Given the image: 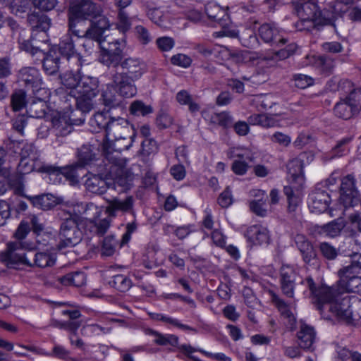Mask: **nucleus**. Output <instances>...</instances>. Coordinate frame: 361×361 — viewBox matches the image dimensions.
I'll use <instances>...</instances> for the list:
<instances>
[{"mask_svg": "<svg viewBox=\"0 0 361 361\" xmlns=\"http://www.w3.org/2000/svg\"><path fill=\"white\" fill-rule=\"evenodd\" d=\"M78 157L80 166H84L94 159V154L90 147L84 145L78 149Z\"/></svg>", "mask_w": 361, "mask_h": 361, "instance_id": "bf43d9fd", "label": "nucleus"}, {"mask_svg": "<svg viewBox=\"0 0 361 361\" xmlns=\"http://www.w3.org/2000/svg\"><path fill=\"white\" fill-rule=\"evenodd\" d=\"M353 2V0H336L332 4L329 5V9H324L327 11L326 17H333L334 23L338 16L348 11V6L352 4Z\"/></svg>", "mask_w": 361, "mask_h": 361, "instance_id": "a19ab883", "label": "nucleus"}, {"mask_svg": "<svg viewBox=\"0 0 361 361\" xmlns=\"http://www.w3.org/2000/svg\"><path fill=\"white\" fill-rule=\"evenodd\" d=\"M258 31L260 37L266 43L279 42L284 44L287 42L286 39L279 37V30L274 25L264 23L259 27Z\"/></svg>", "mask_w": 361, "mask_h": 361, "instance_id": "cd10ccee", "label": "nucleus"}, {"mask_svg": "<svg viewBox=\"0 0 361 361\" xmlns=\"http://www.w3.org/2000/svg\"><path fill=\"white\" fill-rule=\"evenodd\" d=\"M85 186L89 192L96 195L104 194L108 188L106 181L96 175L88 177L85 180Z\"/></svg>", "mask_w": 361, "mask_h": 361, "instance_id": "f704fd0d", "label": "nucleus"}, {"mask_svg": "<svg viewBox=\"0 0 361 361\" xmlns=\"http://www.w3.org/2000/svg\"><path fill=\"white\" fill-rule=\"evenodd\" d=\"M352 140L353 137L346 136L338 140L336 145L331 150L330 157L333 159L347 154L349 152L350 144Z\"/></svg>", "mask_w": 361, "mask_h": 361, "instance_id": "09e8293b", "label": "nucleus"}, {"mask_svg": "<svg viewBox=\"0 0 361 361\" xmlns=\"http://www.w3.org/2000/svg\"><path fill=\"white\" fill-rule=\"evenodd\" d=\"M99 24H102V27L97 29L95 33H92L90 36H85L80 39V46L82 47L85 54H90L97 43L101 48V43L106 42L107 35H105L106 31L108 30L109 25L104 18H102L99 20Z\"/></svg>", "mask_w": 361, "mask_h": 361, "instance_id": "f8f14e48", "label": "nucleus"}, {"mask_svg": "<svg viewBox=\"0 0 361 361\" xmlns=\"http://www.w3.org/2000/svg\"><path fill=\"white\" fill-rule=\"evenodd\" d=\"M35 247L34 243L10 242L7 244L6 250L2 252L0 257L8 266L25 264L29 256L25 254V250H32Z\"/></svg>", "mask_w": 361, "mask_h": 361, "instance_id": "9d476101", "label": "nucleus"}, {"mask_svg": "<svg viewBox=\"0 0 361 361\" xmlns=\"http://www.w3.org/2000/svg\"><path fill=\"white\" fill-rule=\"evenodd\" d=\"M340 200L345 209L354 207V192H355V180L349 174L343 178L341 184Z\"/></svg>", "mask_w": 361, "mask_h": 361, "instance_id": "a211bd4d", "label": "nucleus"}, {"mask_svg": "<svg viewBox=\"0 0 361 361\" xmlns=\"http://www.w3.org/2000/svg\"><path fill=\"white\" fill-rule=\"evenodd\" d=\"M210 123L226 129L232 127L233 118L231 114L227 111L214 113L211 115Z\"/></svg>", "mask_w": 361, "mask_h": 361, "instance_id": "8fccbe9b", "label": "nucleus"}, {"mask_svg": "<svg viewBox=\"0 0 361 361\" xmlns=\"http://www.w3.org/2000/svg\"><path fill=\"white\" fill-rule=\"evenodd\" d=\"M31 228L28 221H22L14 233L15 240L13 242L32 243L26 239Z\"/></svg>", "mask_w": 361, "mask_h": 361, "instance_id": "13d9d810", "label": "nucleus"}, {"mask_svg": "<svg viewBox=\"0 0 361 361\" xmlns=\"http://www.w3.org/2000/svg\"><path fill=\"white\" fill-rule=\"evenodd\" d=\"M345 225V219L340 217L322 226V231L329 237L335 238L341 234Z\"/></svg>", "mask_w": 361, "mask_h": 361, "instance_id": "c03bdc74", "label": "nucleus"}, {"mask_svg": "<svg viewBox=\"0 0 361 361\" xmlns=\"http://www.w3.org/2000/svg\"><path fill=\"white\" fill-rule=\"evenodd\" d=\"M75 40L71 33L65 34L60 40L59 44V53L68 59L71 56H74L76 54L75 48Z\"/></svg>", "mask_w": 361, "mask_h": 361, "instance_id": "e433bc0d", "label": "nucleus"}, {"mask_svg": "<svg viewBox=\"0 0 361 361\" xmlns=\"http://www.w3.org/2000/svg\"><path fill=\"white\" fill-rule=\"evenodd\" d=\"M305 152L301 153L298 157L293 159L288 164V171L291 181L302 186L305 183L304 174V158L306 157Z\"/></svg>", "mask_w": 361, "mask_h": 361, "instance_id": "412c9836", "label": "nucleus"}, {"mask_svg": "<svg viewBox=\"0 0 361 361\" xmlns=\"http://www.w3.org/2000/svg\"><path fill=\"white\" fill-rule=\"evenodd\" d=\"M319 248L323 257L328 260L335 259L338 255V250L326 242L321 243Z\"/></svg>", "mask_w": 361, "mask_h": 361, "instance_id": "774afa93", "label": "nucleus"}, {"mask_svg": "<svg viewBox=\"0 0 361 361\" xmlns=\"http://www.w3.org/2000/svg\"><path fill=\"white\" fill-rule=\"evenodd\" d=\"M145 334L154 337V343L159 345H170L173 347L178 346V337L173 334H163L152 329H145Z\"/></svg>", "mask_w": 361, "mask_h": 361, "instance_id": "473e14b6", "label": "nucleus"}, {"mask_svg": "<svg viewBox=\"0 0 361 361\" xmlns=\"http://www.w3.org/2000/svg\"><path fill=\"white\" fill-rule=\"evenodd\" d=\"M32 164H33V166L35 168L33 169V171H36L38 172L42 173H47L49 174H54L55 173H57L59 169L54 166L52 165L46 164L40 161L39 159L35 157V155L32 156Z\"/></svg>", "mask_w": 361, "mask_h": 361, "instance_id": "052dcab7", "label": "nucleus"}, {"mask_svg": "<svg viewBox=\"0 0 361 361\" xmlns=\"http://www.w3.org/2000/svg\"><path fill=\"white\" fill-rule=\"evenodd\" d=\"M30 8V0H12L10 4L11 13L15 15L27 12Z\"/></svg>", "mask_w": 361, "mask_h": 361, "instance_id": "680f3d73", "label": "nucleus"}, {"mask_svg": "<svg viewBox=\"0 0 361 361\" xmlns=\"http://www.w3.org/2000/svg\"><path fill=\"white\" fill-rule=\"evenodd\" d=\"M26 93L23 90L15 91L11 95V106L13 111H20L26 106Z\"/></svg>", "mask_w": 361, "mask_h": 361, "instance_id": "864d4df0", "label": "nucleus"}, {"mask_svg": "<svg viewBox=\"0 0 361 361\" xmlns=\"http://www.w3.org/2000/svg\"><path fill=\"white\" fill-rule=\"evenodd\" d=\"M293 80L296 87L305 89L314 85V80L312 77L305 74H295L293 75Z\"/></svg>", "mask_w": 361, "mask_h": 361, "instance_id": "0e129e2a", "label": "nucleus"}, {"mask_svg": "<svg viewBox=\"0 0 361 361\" xmlns=\"http://www.w3.org/2000/svg\"><path fill=\"white\" fill-rule=\"evenodd\" d=\"M59 281L65 286L80 287L85 283V274L80 271H75L59 277Z\"/></svg>", "mask_w": 361, "mask_h": 361, "instance_id": "58836bf2", "label": "nucleus"}, {"mask_svg": "<svg viewBox=\"0 0 361 361\" xmlns=\"http://www.w3.org/2000/svg\"><path fill=\"white\" fill-rule=\"evenodd\" d=\"M30 35L29 30L27 34L21 35L20 37L16 39L18 43V47L21 51L29 53L33 59L37 57V59H40L39 57L43 56L44 51L39 48L34 46L30 41Z\"/></svg>", "mask_w": 361, "mask_h": 361, "instance_id": "2f4dec72", "label": "nucleus"}, {"mask_svg": "<svg viewBox=\"0 0 361 361\" xmlns=\"http://www.w3.org/2000/svg\"><path fill=\"white\" fill-rule=\"evenodd\" d=\"M101 96L103 104L109 109L119 107L123 109L122 97L117 92L113 82L106 85Z\"/></svg>", "mask_w": 361, "mask_h": 361, "instance_id": "a878e982", "label": "nucleus"}, {"mask_svg": "<svg viewBox=\"0 0 361 361\" xmlns=\"http://www.w3.org/2000/svg\"><path fill=\"white\" fill-rule=\"evenodd\" d=\"M61 314L65 316H68L69 318L68 321L64 323V326L71 331H76L80 326V322L77 319L80 317L81 314L79 310H63Z\"/></svg>", "mask_w": 361, "mask_h": 361, "instance_id": "603ef678", "label": "nucleus"}, {"mask_svg": "<svg viewBox=\"0 0 361 361\" xmlns=\"http://www.w3.org/2000/svg\"><path fill=\"white\" fill-rule=\"evenodd\" d=\"M81 221L80 217L77 214H69L61 224L58 234V247L63 249L73 247L82 240V233L79 228Z\"/></svg>", "mask_w": 361, "mask_h": 361, "instance_id": "39448f33", "label": "nucleus"}, {"mask_svg": "<svg viewBox=\"0 0 361 361\" xmlns=\"http://www.w3.org/2000/svg\"><path fill=\"white\" fill-rule=\"evenodd\" d=\"M18 80L22 86L31 90L36 94L42 90V79L39 71L35 68L25 67L18 73Z\"/></svg>", "mask_w": 361, "mask_h": 361, "instance_id": "ddd939ff", "label": "nucleus"}, {"mask_svg": "<svg viewBox=\"0 0 361 361\" xmlns=\"http://www.w3.org/2000/svg\"><path fill=\"white\" fill-rule=\"evenodd\" d=\"M63 109L67 110L64 113L59 112L55 115L51 121L52 130L56 136H66L73 130V126H79L84 123L85 116L81 114V116L75 118V113L73 106L69 103H64Z\"/></svg>", "mask_w": 361, "mask_h": 361, "instance_id": "0eeeda50", "label": "nucleus"}, {"mask_svg": "<svg viewBox=\"0 0 361 361\" xmlns=\"http://www.w3.org/2000/svg\"><path fill=\"white\" fill-rule=\"evenodd\" d=\"M176 101L180 105H186L192 114H195L200 110V106L197 103L192 96L185 90H182L177 92L176 95Z\"/></svg>", "mask_w": 361, "mask_h": 361, "instance_id": "ea45409f", "label": "nucleus"}, {"mask_svg": "<svg viewBox=\"0 0 361 361\" xmlns=\"http://www.w3.org/2000/svg\"><path fill=\"white\" fill-rule=\"evenodd\" d=\"M270 293L272 302L280 312L281 316L288 319L290 327L293 329L295 323V318L290 310V305L274 292L271 291Z\"/></svg>", "mask_w": 361, "mask_h": 361, "instance_id": "c756f323", "label": "nucleus"}, {"mask_svg": "<svg viewBox=\"0 0 361 361\" xmlns=\"http://www.w3.org/2000/svg\"><path fill=\"white\" fill-rule=\"evenodd\" d=\"M245 236L252 245L268 244L270 240L268 229L261 225H252L247 228Z\"/></svg>", "mask_w": 361, "mask_h": 361, "instance_id": "aec40b11", "label": "nucleus"}, {"mask_svg": "<svg viewBox=\"0 0 361 361\" xmlns=\"http://www.w3.org/2000/svg\"><path fill=\"white\" fill-rule=\"evenodd\" d=\"M331 201V197L329 193L323 190H321L318 185L315 189L309 195L308 205L312 212L323 213L329 207Z\"/></svg>", "mask_w": 361, "mask_h": 361, "instance_id": "dca6fc26", "label": "nucleus"}, {"mask_svg": "<svg viewBox=\"0 0 361 361\" xmlns=\"http://www.w3.org/2000/svg\"><path fill=\"white\" fill-rule=\"evenodd\" d=\"M101 11L100 6L90 0H81L68 9L69 13L84 20L95 18L100 15Z\"/></svg>", "mask_w": 361, "mask_h": 361, "instance_id": "2eb2a0df", "label": "nucleus"}, {"mask_svg": "<svg viewBox=\"0 0 361 361\" xmlns=\"http://www.w3.org/2000/svg\"><path fill=\"white\" fill-rule=\"evenodd\" d=\"M108 283L111 287L123 293L128 291L133 285L130 279L123 274L113 276L108 281Z\"/></svg>", "mask_w": 361, "mask_h": 361, "instance_id": "a18cd8bd", "label": "nucleus"}, {"mask_svg": "<svg viewBox=\"0 0 361 361\" xmlns=\"http://www.w3.org/2000/svg\"><path fill=\"white\" fill-rule=\"evenodd\" d=\"M170 61L173 66L188 68L191 66L192 59L186 54L179 53L173 55L170 59Z\"/></svg>", "mask_w": 361, "mask_h": 361, "instance_id": "e2e57ef3", "label": "nucleus"}, {"mask_svg": "<svg viewBox=\"0 0 361 361\" xmlns=\"http://www.w3.org/2000/svg\"><path fill=\"white\" fill-rule=\"evenodd\" d=\"M85 21L79 17H75L73 14L68 13V30L67 33H71L77 39H80L85 36H90L92 33H95L97 30L102 27V24L97 23H91L90 27L85 29Z\"/></svg>", "mask_w": 361, "mask_h": 361, "instance_id": "4468645a", "label": "nucleus"}, {"mask_svg": "<svg viewBox=\"0 0 361 361\" xmlns=\"http://www.w3.org/2000/svg\"><path fill=\"white\" fill-rule=\"evenodd\" d=\"M124 42L116 39H107L101 43L99 61L103 65L117 68L123 61Z\"/></svg>", "mask_w": 361, "mask_h": 361, "instance_id": "6e6552de", "label": "nucleus"}, {"mask_svg": "<svg viewBox=\"0 0 361 361\" xmlns=\"http://www.w3.org/2000/svg\"><path fill=\"white\" fill-rule=\"evenodd\" d=\"M35 207L42 210H49L53 208L56 202L52 195H41L35 197H27Z\"/></svg>", "mask_w": 361, "mask_h": 361, "instance_id": "49530a36", "label": "nucleus"}, {"mask_svg": "<svg viewBox=\"0 0 361 361\" xmlns=\"http://www.w3.org/2000/svg\"><path fill=\"white\" fill-rule=\"evenodd\" d=\"M120 68L121 71L117 69L111 73V80L121 97L131 98L137 94L135 82L146 72V66L140 59L128 57L123 60Z\"/></svg>", "mask_w": 361, "mask_h": 361, "instance_id": "f03ea898", "label": "nucleus"}, {"mask_svg": "<svg viewBox=\"0 0 361 361\" xmlns=\"http://www.w3.org/2000/svg\"><path fill=\"white\" fill-rule=\"evenodd\" d=\"M8 184L10 187L13 190L14 194L20 196H24V183H23V176L18 172L16 174H13L8 179Z\"/></svg>", "mask_w": 361, "mask_h": 361, "instance_id": "4d7b16f0", "label": "nucleus"}, {"mask_svg": "<svg viewBox=\"0 0 361 361\" xmlns=\"http://www.w3.org/2000/svg\"><path fill=\"white\" fill-rule=\"evenodd\" d=\"M204 11L208 18L221 27L229 23V16L227 9L215 2H209L204 6Z\"/></svg>", "mask_w": 361, "mask_h": 361, "instance_id": "4be33fe9", "label": "nucleus"}, {"mask_svg": "<svg viewBox=\"0 0 361 361\" xmlns=\"http://www.w3.org/2000/svg\"><path fill=\"white\" fill-rule=\"evenodd\" d=\"M338 90L348 93L345 97V100L359 114L361 111V87H355L350 80H343L340 81Z\"/></svg>", "mask_w": 361, "mask_h": 361, "instance_id": "6ab92c4d", "label": "nucleus"}, {"mask_svg": "<svg viewBox=\"0 0 361 361\" xmlns=\"http://www.w3.org/2000/svg\"><path fill=\"white\" fill-rule=\"evenodd\" d=\"M243 46L250 49L255 48L259 44L257 35L252 30L247 29L243 31L239 37Z\"/></svg>", "mask_w": 361, "mask_h": 361, "instance_id": "5fc2aeb1", "label": "nucleus"}, {"mask_svg": "<svg viewBox=\"0 0 361 361\" xmlns=\"http://www.w3.org/2000/svg\"><path fill=\"white\" fill-rule=\"evenodd\" d=\"M283 192L288 200V212L290 214L295 212L301 203V197L293 192V188L290 186H285L283 188Z\"/></svg>", "mask_w": 361, "mask_h": 361, "instance_id": "3c124183", "label": "nucleus"}, {"mask_svg": "<svg viewBox=\"0 0 361 361\" xmlns=\"http://www.w3.org/2000/svg\"><path fill=\"white\" fill-rule=\"evenodd\" d=\"M133 204L134 199L132 196H128L123 200L114 197L109 202L107 211L113 216H114L115 213L118 211L130 212L133 208Z\"/></svg>", "mask_w": 361, "mask_h": 361, "instance_id": "7c9ffc66", "label": "nucleus"}, {"mask_svg": "<svg viewBox=\"0 0 361 361\" xmlns=\"http://www.w3.org/2000/svg\"><path fill=\"white\" fill-rule=\"evenodd\" d=\"M300 283L310 290L312 303L324 318L331 319L332 317H335L346 322H351L350 298L343 296L341 289L340 290L338 288L328 286L317 287L311 276L301 280Z\"/></svg>", "mask_w": 361, "mask_h": 361, "instance_id": "f257e3e1", "label": "nucleus"}, {"mask_svg": "<svg viewBox=\"0 0 361 361\" xmlns=\"http://www.w3.org/2000/svg\"><path fill=\"white\" fill-rule=\"evenodd\" d=\"M133 0H114V6L118 8V27L123 32H126L130 29L131 21L135 17L130 18L125 11V8L130 6Z\"/></svg>", "mask_w": 361, "mask_h": 361, "instance_id": "393cba45", "label": "nucleus"}, {"mask_svg": "<svg viewBox=\"0 0 361 361\" xmlns=\"http://www.w3.org/2000/svg\"><path fill=\"white\" fill-rule=\"evenodd\" d=\"M116 240L113 236H107L104 239L101 250L103 256L109 257L114 254L116 250Z\"/></svg>", "mask_w": 361, "mask_h": 361, "instance_id": "338daca9", "label": "nucleus"}, {"mask_svg": "<svg viewBox=\"0 0 361 361\" xmlns=\"http://www.w3.org/2000/svg\"><path fill=\"white\" fill-rule=\"evenodd\" d=\"M56 262V254L51 250H46L36 252L28 260L26 265L30 267L45 269L53 267Z\"/></svg>", "mask_w": 361, "mask_h": 361, "instance_id": "f3484780", "label": "nucleus"}, {"mask_svg": "<svg viewBox=\"0 0 361 361\" xmlns=\"http://www.w3.org/2000/svg\"><path fill=\"white\" fill-rule=\"evenodd\" d=\"M90 224L94 228L93 232L99 235H103L106 233L110 226V219L104 218L103 219L92 220L90 221Z\"/></svg>", "mask_w": 361, "mask_h": 361, "instance_id": "69168bd1", "label": "nucleus"}, {"mask_svg": "<svg viewBox=\"0 0 361 361\" xmlns=\"http://www.w3.org/2000/svg\"><path fill=\"white\" fill-rule=\"evenodd\" d=\"M27 22L33 30L47 32L51 26V19L45 14L34 11L27 16Z\"/></svg>", "mask_w": 361, "mask_h": 361, "instance_id": "c85d7f7f", "label": "nucleus"}, {"mask_svg": "<svg viewBox=\"0 0 361 361\" xmlns=\"http://www.w3.org/2000/svg\"><path fill=\"white\" fill-rule=\"evenodd\" d=\"M135 137V133H132V135L128 137L123 136L121 138L112 140L111 152H109V155L105 152H103L106 159L114 164H119L118 158L117 156H112V153H120L123 150L128 149L132 146Z\"/></svg>", "mask_w": 361, "mask_h": 361, "instance_id": "b1692460", "label": "nucleus"}, {"mask_svg": "<svg viewBox=\"0 0 361 361\" xmlns=\"http://www.w3.org/2000/svg\"><path fill=\"white\" fill-rule=\"evenodd\" d=\"M297 47H298L296 44L291 43L288 44L285 48L281 49L280 50L272 53L270 56H265L262 54H260V56L257 58L265 61L275 60L277 59L279 60H283L293 55L295 52Z\"/></svg>", "mask_w": 361, "mask_h": 361, "instance_id": "de8ad7c7", "label": "nucleus"}, {"mask_svg": "<svg viewBox=\"0 0 361 361\" xmlns=\"http://www.w3.org/2000/svg\"><path fill=\"white\" fill-rule=\"evenodd\" d=\"M313 64L315 68L325 75L331 74L335 68V61L326 55L314 57Z\"/></svg>", "mask_w": 361, "mask_h": 361, "instance_id": "c9c22d12", "label": "nucleus"}, {"mask_svg": "<svg viewBox=\"0 0 361 361\" xmlns=\"http://www.w3.org/2000/svg\"><path fill=\"white\" fill-rule=\"evenodd\" d=\"M295 243L299 250L303 262L308 265L314 264L317 254L312 243L302 234H297L294 238Z\"/></svg>", "mask_w": 361, "mask_h": 361, "instance_id": "5701e85b", "label": "nucleus"}, {"mask_svg": "<svg viewBox=\"0 0 361 361\" xmlns=\"http://www.w3.org/2000/svg\"><path fill=\"white\" fill-rule=\"evenodd\" d=\"M99 81L96 77L80 76L79 85L63 94L64 103H74L77 110L82 114L89 113L94 107V99L99 92Z\"/></svg>", "mask_w": 361, "mask_h": 361, "instance_id": "7ed1b4c3", "label": "nucleus"}, {"mask_svg": "<svg viewBox=\"0 0 361 361\" xmlns=\"http://www.w3.org/2000/svg\"><path fill=\"white\" fill-rule=\"evenodd\" d=\"M153 109L150 105H146L140 100H135L130 106V112L134 116H147L152 113Z\"/></svg>", "mask_w": 361, "mask_h": 361, "instance_id": "6e6d98bb", "label": "nucleus"}, {"mask_svg": "<svg viewBox=\"0 0 361 361\" xmlns=\"http://www.w3.org/2000/svg\"><path fill=\"white\" fill-rule=\"evenodd\" d=\"M47 104L42 99L33 100L27 107V114L32 118H42L47 114Z\"/></svg>", "mask_w": 361, "mask_h": 361, "instance_id": "37998d69", "label": "nucleus"}, {"mask_svg": "<svg viewBox=\"0 0 361 361\" xmlns=\"http://www.w3.org/2000/svg\"><path fill=\"white\" fill-rule=\"evenodd\" d=\"M39 59H34V63H42L43 68L47 74L53 75L59 71L60 58L56 51H50L47 54L44 52L43 56Z\"/></svg>", "mask_w": 361, "mask_h": 361, "instance_id": "bb28decb", "label": "nucleus"}, {"mask_svg": "<svg viewBox=\"0 0 361 361\" xmlns=\"http://www.w3.org/2000/svg\"><path fill=\"white\" fill-rule=\"evenodd\" d=\"M334 114L342 119L348 120L358 114L356 110L345 100L341 99L334 108Z\"/></svg>", "mask_w": 361, "mask_h": 361, "instance_id": "4c0bfd02", "label": "nucleus"}, {"mask_svg": "<svg viewBox=\"0 0 361 361\" xmlns=\"http://www.w3.org/2000/svg\"><path fill=\"white\" fill-rule=\"evenodd\" d=\"M337 274L339 289L361 294V271L352 262L339 269Z\"/></svg>", "mask_w": 361, "mask_h": 361, "instance_id": "1a4fd4ad", "label": "nucleus"}, {"mask_svg": "<svg viewBox=\"0 0 361 361\" xmlns=\"http://www.w3.org/2000/svg\"><path fill=\"white\" fill-rule=\"evenodd\" d=\"M298 338L300 348L304 349L310 348L315 340V331L314 329L306 324H302L300 331L298 332Z\"/></svg>", "mask_w": 361, "mask_h": 361, "instance_id": "72a5a7b5", "label": "nucleus"}, {"mask_svg": "<svg viewBox=\"0 0 361 361\" xmlns=\"http://www.w3.org/2000/svg\"><path fill=\"white\" fill-rule=\"evenodd\" d=\"M317 1H298L295 11L300 21L296 27L298 30H310L318 25H334V18L326 17V10L319 11Z\"/></svg>", "mask_w": 361, "mask_h": 361, "instance_id": "20e7f679", "label": "nucleus"}, {"mask_svg": "<svg viewBox=\"0 0 361 361\" xmlns=\"http://www.w3.org/2000/svg\"><path fill=\"white\" fill-rule=\"evenodd\" d=\"M80 77H78L73 72H66L61 76V83L67 88L66 90H63V88L59 89L57 93L60 94V99L64 102L65 99L63 98V94L65 92H68L73 88H76L79 85Z\"/></svg>", "mask_w": 361, "mask_h": 361, "instance_id": "79ce46f5", "label": "nucleus"}, {"mask_svg": "<svg viewBox=\"0 0 361 361\" xmlns=\"http://www.w3.org/2000/svg\"><path fill=\"white\" fill-rule=\"evenodd\" d=\"M280 287L283 294L287 298H293L295 282L298 271L290 264H282L279 270Z\"/></svg>", "mask_w": 361, "mask_h": 361, "instance_id": "9b49d317", "label": "nucleus"}, {"mask_svg": "<svg viewBox=\"0 0 361 361\" xmlns=\"http://www.w3.org/2000/svg\"><path fill=\"white\" fill-rule=\"evenodd\" d=\"M103 128L105 130L106 140L102 143V151L108 155L111 152L112 140L121 138L123 136L128 137L132 133H135L133 126L129 122L121 117H111L109 121L106 123Z\"/></svg>", "mask_w": 361, "mask_h": 361, "instance_id": "423d86ee", "label": "nucleus"}]
</instances>
